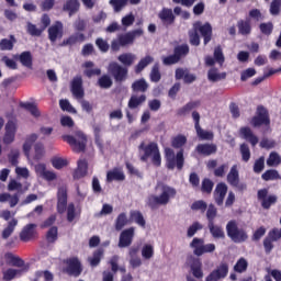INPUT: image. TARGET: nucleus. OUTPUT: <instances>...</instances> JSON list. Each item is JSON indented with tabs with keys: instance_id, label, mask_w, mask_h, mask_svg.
Masks as SVG:
<instances>
[{
	"instance_id": "obj_36",
	"label": "nucleus",
	"mask_w": 281,
	"mask_h": 281,
	"mask_svg": "<svg viewBox=\"0 0 281 281\" xmlns=\"http://www.w3.org/2000/svg\"><path fill=\"white\" fill-rule=\"evenodd\" d=\"M154 60L155 58H153V56L150 55H147L146 57L142 58L135 67L136 74H140V71H144V69H146V66L154 63Z\"/></svg>"
},
{
	"instance_id": "obj_7",
	"label": "nucleus",
	"mask_w": 281,
	"mask_h": 281,
	"mask_svg": "<svg viewBox=\"0 0 281 281\" xmlns=\"http://www.w3.org/2000/svg\"><path fill=\"white\" fill-rule=\"evenodd\" d=\"M203 239L201 238H193V240L190 244V247L194 249L193 254L195 256H203V254H212L216 250V246L214 244H206L203 245Z\"/></svg>"
},
{
	"instance_id": "obj_16",
	"label": "nucleus",
	"mask_w": 281,
	"mask_h": 281,
	"mask_svg": "<svg viewBox=\"0 0 281 281\" xmlns=\"http://www.w3.org/2000/svg\"><path fill=\"white\" fill-rule=\"evenodd\" d=\"M227 181L234 188H240L241 190H245V188H247V186H245V184H239L240 179L238 177V167L236 165H234L231 168V171L227 175Z\"/></svg>"
},
{
	"instance_id": "obj_11",
	"label": "nucleus",
	"mask_w": 281,
	"mask_h": 281,
	"mask_svg": "<svg viewBox=\"0 0 281 281\" xmlns=\"http://www.w3.org/2000/svg\"><path fill=\"white\" fill-rule=\"evenodd\" d=\"M268 194L269 191H267V189H261L258 191V199L261 201L263 210H269L278 201V196Z\"/></svg>"
},
{
	"instance_id": "obj_9",
	"label": "nucleus",
	"mask_w": 281,
	"mask_h": 281,
	"mask_svg": "<svg viewBox=\"0 0 281 281\" xmlns=\"http://www.w3.org/2000/svg\"><path fill=\"white\" fill-rule=\"evenodd\" d=\"M133 238H135V227H130L123 231L119 238V247L124 249L133 245Z\"/></svg>"
},
{
	"instance_id": "obj_4",
	"label": "nucleus",
	"mask_w": 281,
	"mask_h": 281,
	"mask_svg": "<svg viewBox=\"0 0 281 281\" xmlns=\"http://www.w3.org/2000/svg\"><path fill=\"white\" fill-rule=\"evenodd\" d=\"M226 232L228 238L232 239L233 243H245V240L249 238L245 229L238 228L236 221H231L227 223Z\"/></svg>"
},
{
	"instance_id": "obj_64",
	"label": "nucleus",
	"mask_w": 281,
	"mask_h": 281,
	"mask_svg": "<svg viewBox=\"0 0 281 281\" xmlns=\"http://www.w3.org/2000/svg\"><path fill=\"white\" fill-rule=\"evenodd\" d=\"M188 142V138L183 135H179L172 139V146L173 148H181L182 146H186V143Z\"/></svg>"
},
{
	"instance_id": "obj_29",
	"label": "nucleus",
	"mask_w": 281,
	"mask_h": 281,
	"mask_svg": "<svg viewBox=\"0 0 281 281\" xmlns=\"http://www.w3.org/2000/svg\"><path fill=\"white\" fill-rule=\"evenodd\" d=\"M240 135H241V137H244V139L249 142L251 144V146H256V144H258V138L256 137V135H254V132H251V128L241 127Z\"/></svg>"
},
{
	"instance_id": "obj_62",
	"label": "nucleus",
	"mask_w": 281,
	"mask_h": 281,
	"mask_svg": "<svg viewBox=\"0 0 281 281\" xmlns=\"http://www.w3.org/2000/svg\"><path fill=\"white\" fill-rule=\"evenodd\" d=\"M247 260L245 258H240L235 267H234V270L237 272V273H243L244 271H247Z\"/></svg>"
},
{
	"instance_id": "obj_27",
	"label": "nucleus",
	"mask_w": 281,
	"mask_h": 281,
	"mask_svg": "<svg viewBox=\"0 0 281 281\" xmlns=\"http://www.w3.org/2000/svg\"><path fill=\"white\" fill-rule=\"evenodd\" d=\"M124 171L120 168H114L106 173V181H109V183H111V181H124Z\"/></svg>"
},
{
	"instance_id": "obj_33",
	"label": "nucleus",
	"mask_w": 281,
	"mask_h": 281,
	"mask_svg": "<svg viewBox=\"0 0 281 281\" xmlns=\"http://www.w3.org/2000/svg\"><path fill=\"white\" fill-rule=\"evenodd\" d=\"M16 225H19V221L16 218H13L8 223V226L2 231L3 240H8V238L14 234Z\"/></svg>"
},
{
	"instance_id": "obj_13",
	"label": "nucleus",
	"mask_w": 281,
	"mask_h": 281,
	"mask_svg": "<svg viewBox=\"0 0 281 281\" xmlns=\"http://www.w3.org/2000/svg\"><path fill=\"white\" fill-rule=\"evenodd\" d=\"M227 273H229V266L227 263H222L220 267L210 273V276L206 277V281H218L222 280V278H226Z\"/></svg>"
},
{
	"instance_id": "obj_30",
	"label": "nucleus",
	"mask_w": 281,
	"mask_h": 281,
	"mask_svg": "<svg viewBox=\"0 0 281 281\" xmlns=\"http://www.w3.org/2000/svg\"><path fill=\"white\" fill-rule=\"evenodd\" d=\"M19 60L23 67H26L27 69H32L33 58H32V53L30 50L22 52L19 55Z\"/></svg>"
},
{
	"instance_id": "obj_56",
	"label": "nucleus",
	"mask_w": 281,
	"mask_h": 281,
	"mask_svg": "<svg viewBox=\"0 0 281 281\" xmlns=\"http://www.w3.org/2000/svg\"><path fill=\"white\" fill-rule=\"evenodd\" d=\"M119 43L121 47H126V45H133L134 40L131 35V33H126L119 36Z\"/></svg>"
},
{
	"instance_id": "obj_46",
	"label": "nucleus",
	"mask_w": 281,
	"mask_h": 281,
	"mask_svg": "<svg viewBox=\"0 0 281 281\" xmlns=\"http://www.w3.org/2000/svg\"><path fill=\"white\" fill-rule=\"evenodd\" d=\"M34 150H35V155H34L35 161H41V159L45 157V145H43V143H36L34 145Z\"/></svg>"
},
{
	"instance_id": "obj_47",
	"label": "nucleus",
	"mask_w": 281,
	"mask_h": 281,
	"mask_svg": "<svg viewBox=\"0 0 281 281\" xmlns=\"http://www.w3.org/2000/svg\"><path fill=\"white\" fill-rule=\"evenodd\" d=\"M132 89L133 91H139L140 93H145V91H147L148 89V83L146 82V80L139 79L132 85Z\"/></svg>"
},
{
	"instance_id": "obj_61",
	"label": "nucleus",
	"mask_w": 281,
	"mask_h": 281,
	"mask_svg": "<svg viewBox=\"0 0 281 281\" xmlns=\"http://www.w3.org/2000/svg\"><path fill=\"white\" fill-rule=\"evenodd\" d=\"M127 3L128 0H110V5L114 8V12H120Z\"/></svg>"
},
{
	"instance_id": "obj_45",
	"label": "nucleus",
	"mask_w": 281,
	"mask_h": 281,
	"mask_svg": "<svg viewBox=\"0 0 281 281\" xmlns=\"http://www.w3.org/2000/svg\"><path fill=\"white\" fill-rule=\"evenodd\" d=\"M199 101H194V102H189L186 105H183L182 108H180L178 110V115H188V113H190V111L196 109V106H199Z\"/></svg>"
},
{
	"instance_id": "obj_34",
	"label": "nucleus",
	"mask_w": 281,
	"mask_h": 281,
	"mask_svg": "<svg viewBox=\"0 0 281 281\" xmlns=\"http://www.w3.org/2000/svg\"><path fill=\"white\" fill-rule=\"evenodd\" d=\"M207 227L213 238H225V231H223V227L215 225L214 222L209 223Z\"/></svg>"
},
{
	"instance_id": "obj_10",
	"label": "nucleus",
	"mask_w": 281,
	"mask_h": 281,
	"mask_svg": "<svg viewBox=\"0 0 281 281\" xmlns=\"http://www.w3.org/2000/svg\"><path fill=\"white\" fill-rule=\"evenodd\" d=\"M4 131L3 144L8 146L12 144L16 137V123L14 121H8Z\"/></svg>"
},
{
	"instance_id": "obj_5",
	"label": "nucleus",
	"mask_w": 281,
	"mask_h": 281,
	"mask_svg": "<svg viewBox=\"0 0 281 281\" xmlns=\"http://www.w3.org/2000/svg\"><path fill=\"white\" fill-rule=\"evenodd\" d=\"M57 212L65 214L67 212V221L71 223V204L67 205V188L60 187L57 191Z\"/></svg>"
},
{
	"instance_id": "obj_15",
	"label": "nucleus",
	"mask_w": 281,
	"mask_h": 281,
	"mask_svg": "<svg viewBox=\"0 0 281 281\" xmlns=\"http://www.w3.org/2000/svg\"><path fill=\"white\" fill-rule=\"evenodd\" d=\"M252 126H262V124H269V114L262 106L257 109V115L251 120Z\"/></svg>"
},
{
	"instance_id": "obj_2",
	"label": "nucleus",
	"mask_w": 281,
	"mask_h": 281,
	"mask_svg": "<svg viewBox=\"0 0 281 281\" xmlns=\"http://www.w3.org/2000/svg\"><path fill=\"white\" fill-rule=\"evenodd\" d=\"M193 32L189 33L190 36V43L191 45H200L201 40L199 38V33L200 32L204 38V45H207L210 41H212V25L210 23H205L204 25L201 22H195L193 24Z\"/></svg>"
},
{
	"instance_id": "obj_41",
	"label": "nucleus",
	"mask_w": 281,
	"mask_h": 281,
	"mask_svg": "<svg viewBox=\"0 0 281 281\" xmlns=\"http://www.w3.org/2000/svg\"><path fill=\"white\" fill-rule=\"evenodd\" d=\"M11 38L13 40H8V38H2L0 41V49L1 52H12L14 49V36L11 35Z\"/></svg>"
},
{
	"instance_id": "obj_3",
	"label": "nucleus",
	"mask_w": 281,
	"mask_h": 281,
	"mask_svg": "<svg viewBox=\"0 0 281 281\" xmlns=\"http://www.w3.org/2000/svg\"><path fill=\"white\" fill-rule=\"evenodd\" d=\"M139 150L144 151V155L140 157L142 161H148V158H150L154 166H161V154L159 153L157 144L149 143L148 145H145L142 143L139 145Z\"/></svg>"
},
{
	"instance_id": "obj_39",
	"label": "nucleus",
	"mask_w": 281,
	"mask_h": 281,
	"mask_svg": "<svg viewBox=\"0 0 281 281\" xmlns=\"http://www.w3.org/2000/svg\"><path fill=\"white\" fill-rule=\"evenodd\" d=\"M238 32L239 34H243V36H247L248 34H251V23L249 21H239L237 23Z\"/></svg>"
},
{
	"instance_id": "obj_50",
	"label": "nucleus",
	"mask_w": 281,
	"mask_h": 281,
	"mask_svg": "<svg viewBox=\"0 0 281 281\" xmlns=\"http://www.w3.org/2000/svg\"><path fill=\"white\" fill-rule=\"evenodd\" d=\"M131 218L140 227H146V220H144V215H142L138 211H133L131 213Z\"/></svg>"
},
{
	"instance_id": "obj_14",
	"label": "nucleus",
	"mask_w": 281,
	"mask_h": 281,
	"mask_svg": "<svg viewBox=\"0 0 281 281\" xmlns=\"http://www.w3.org/2000/svg\"><path fill=\"white\" fill-rule=\"evenodd\" d=\"M72 148L76 153H83L87 148V136L81 132H77L72 137Z\"/></svg>"
},
{
	"instance_id": "obj_52",
	"label": "nucleus",
	"mask_w": 281,
	"mask_h": 281,
	"mask_svg": "<svg viewBox=\"0 0 281 281\" xmlns=\"http://www.w3.org/2000/svg\"><path fill=\"white\" fill-rule=\"evenodd\" d=\"M98 82L101 89H111L113 87V79L109 75H103Z\"/></svg>"
},
{
	"instance_id": "obj_8",
	"label": "nucleus",
	"mask_w": 281,
	"mask_h": 281,
	"mask_svg": "<svg viewBox=\"0 0 281 281\" xmlns=\"http://www.w3.org/2000/svg\"><path fill=\"white\" fill-rule=\"evenodd\" d=\"M108 71L113 76L116 82H123V80H126V76H128V69L120 66L117 63H111L108 67Z\"/></svg>"
},
{
	"instance_id": "obj_21",
	"label": "nucleus",
	"mask_w": 281,
	"mask_h": 281,
	"mask_svg": "<svg viewBox=\"0 0 281 281\" xmlns=\"http://www.w3.org/2000/svg\"><path fill=\"white\" fill-rule=\"evenodd\" d=\"M227 195V184L218 183L214 191V200L217 205H223V201H225V196Z\"/></svg>"
},
{
	"instance_id": "obj_57",
	"label": "nucleus",
	"mask_w": 281,
	"mask_h": 281,
	"mask_svg": "<svg viewBox=\"0 0 281 281\" xmlns=\"http://www.w3.org/2000/svg\"><path fill=\"white\" fill-rule=\"evenodd\" d=\"M243 161H249L251 159V150L247 144H241L239 148Z\"/></svg>"
},
{
	"instance_id": "obj_18",
	"label": "nucleus",
	"mask_w": 281,
	"mask_h": 281,
	"mask_svg": "<svg viewBox=\"0 0 281 281\" xmlns=\"http://www.w3.org/2000/svg\"><path fill=\"white\" fill-rule=\"evenodd\" d=\"M72 94L77 100L85 98V88H82V77H75L72 80Z\"/></svg>"
},
{
	"instance_id": "obj_48",
	"label": "nucleus",
	"mask_w": 281,
	"mask_h": 281,
	"mask_svg": "<svg viewBox=\"0 0 281 281\" xmlns=\"http://www.w3.org/2000/svg\"><path fill=\"white\" fill-rule=\"evenodd\" d=\"M153 256H155V248L153 247V245L146 244L145 246H143L142 257L145 260H150V258H153Z\"/></svg>"
},
{
	"instance_id": "obj_19",
	"label": "nucleus",
	"mask_w": 281,
	"mask_h": 281,
	"mask_svg": "<svg viewBox=\"0 0 281 281\" xmlns=\"http://www.w3.org/2000/svg\"><path fill=\"white\" fill-rule=\"evenodd\" d=\"M158 18L160 19L162 25H172L175 23V13H172V9L164 8L159 13Z\"/></svg>"
},
{
	"instance_id": "obj_51",
	"label": "nucleus",
	"mask_w": 281,
	"mask_h": 281,
	"mask_svg": "<svg viewBox=\"0 0 281 281\" xmlns=\"http://www.w3.org/2000/svg\"><path fill=\"white\" fill-rule=\"evenodd\" d=\"M259 30L265 36H271V34H273V23L263 22L259 25Z\"/></svg>"
},
{
	"instance_id": "obj_26",
	"label": "nucleus",
	"mask_w": 281,
	"mask_h": 281,
	"mask_svg": "<svg viewBox=\"0 0 281 281\" xmlns=\"http://www.w3.org/2000/svg\"><path fill=\"white\" fill-rule=\"evenodd\" d=\"M117 60L120 61L121 65L125 67H132L135 60H137V56H135V54H132V53H124L117 57Z\"/></svg>"
},
{
	"instance_id": "obj_55",
	"label": "nucleus",
	"mask_w": 281,
	"mask_h": 281,
	"mask_svg": "<svg viewBox=\"0 0 281 281\" xmlns=\"http://www.w3.org/2000/svg\"><path fill=\"white\" fill-rule=\"evenodd\" d=\"M201 229H203V224L194 222L191 226H189L187 231L188 238H192V236H194V234H196Z\"/></svg>"
},
{
	"instance_id": "obj_44",
	"label": "nucleus",
	"mask_w": 281,
	"mask_h": 281,
	"mask_svg": "<svg viewBox=\"0 0 281 281\" xmlns=\"http://www.w3.org/2000/svg\"><path fill=\"white\" fill-rule=\"evenodd\" d=\"M117 262H120V256L114 255L111 259H110V265H111V269L113 271V273H117V271H121V273H126V268L124 267H119Z\"/></svg>"
},
{
	"instance_id": "obj_40",
	"label": "nucleus",
	"mask_w": 281,
	"mask_h": 281,
	"mask_svg": "<svg viewBox=\"0 0 281 281\" xmlns=\"http://www.w3.org/2000/svg\"><path fill=\"white\" fill-rule=\"evenodd\" d=\"M46 240L49 245L56 243L58 240V227L52 226L46 233Z\"/></svg>"
},
{
	"instance_id": "obj_42",
	"label": "nucleus",
	"mask_w": 281,
	"mask_h": 281,
	"mask_svg": "<svg viewBox=\"0 0 281 281\" xmlns=\"http://www.w3.org/2000/svg\"><path fill=\"white\" fill-rule=\"evenodd\" d=\"M82 273V263H80V260L78 258L71 259V276L75 278H78Z\"/></svg>"
},
{
	"instance_id": "obj_60",
	"label": "nucleus",
	"mask_w": 281,
	"mask_h": 281,
	"mask_svg": "<svg viewBox=\"0 0 281 281\" xmlns=\"http://www.w3.org/2000/svg\"><path fill=\"white\" fill-rule=\"evenodd\" d=\"M281 10V0H273L270 4V14L272 16H278Z\"/></svg>"
},
{
	"instance_id": "obj_53",
	"label": "nucleus",
	"mask_w": 281,
	"mask_h": 281,
	"mask_svg": "<svg viewBox=\"0 0 281 281\" xmlns=\"http://www.w3.org/2000/svg\"><path fill=\"white\" fill-rule=\"evenodd\" d=\"M53 168L56 170H63L65 166H67V159L60 158V157H54L50 160Z\"/></svg>"
},
{
	"instance_id": "obj_25",
	"label": "nucleus",
	"mask_w": 281,
	"mask_h": 281,
	"mask_svg": "<svg viewBox=\"0 0 281 281\" xmlns=\"http://www.w3.org/2000/svg\"><path fill=\"white\" fill-rule=\"evenodd\" d=\"M22 276L23 269L8 268L5 271L2 272V280L12 281L15 278H21Z\"/></svg>"
},
{
	"instance_id": "obj_22",
	"label": "nucleus",
	"mask_w": 281,
	"mask_h": 281,
	"mask_svg": "<svg viewBox=\"0 0 281 281\" xmlns=\"http://www.w3.org/2000/svg\"><path fill=\"white\" fill-rule=\"evenodd\" d=\"M139 254V248L138 247H132L128 250V256H130V267L132 269H137L142 265V258L137 256Z\"/></svg>"
},
{
	"instance_id": "obj_54",
	"label": "nucleus",
	"mask_w": 281,
	"mask_h": 281,
	"mask_svg": "<svg viewBox=\"0 0 281 281\" xmlns=\"http://www.w3.org/2000/svg\"><path fill=\"white\" fill-rule=\"evenodd\" d=\"M125 225H128L126 213H121L116 218L115 229L120 232Z\"/></svg>"
},
{
	"instance_id": "obj_1",
	"label": "nucleus",
	"mask_w": 281,
	"mask_h": 281,
	"mask_svg": "<svg viewBox=\"0 0 281 281\" xmlns=\"http://www.w3.org/2000/svg\"><path fill=\"white\" fill-rule=\"evenodd\" d=\"M156 190L160 192L159 195H150L147 200L149 207H157V205H168L170 199L177 196V190L168 184L158 183Z\"/></svg>"
},
{
	"instance_id": "obj_49",
	"label": "nucleus",
	"mask_w": 281,
	"mask_h": 281,
	"mask_svg": "<svg viewBox=\"0 0 281 281\" xmlns=\"http://www.w3.org/2000/svg\"><path fill=\"white\" fill-rule=\"evenodd\" d=\"M281 165V158L278 153H271L269 158L267 159V166L270 168H276L277 166Z\"/></svg>"
},
{
	"instance_id": "obj_35",
	"label": "nucleus",
	"mask_w": 281,
	"mask_h": 281,
	"mask_svg": "<svg viewBox=\"0 0 281 281\" xmlns=\"http://www.w3.org/2000/svg\"><path fill=\"white\" fill-rule=\"evenodd\" d=\"M36 139H38V135L36 134H31L26 137L23 144V151L26 157H30V150H32V146Z\"/></svg>"
},
{
	"instance_id": "obj_38",
	"label": "nucleus",
	"mask_w": 281,
	"mask_h": 281,
	"mask_svg": "<svg viewBox=\"0 0 281 281\" xmlns=\"http://www.w3.org/2000/svg\"><path fill=\"white\" fill-rule=\"evenodd\" d=\"M261 179H263V181H278V179H281V177L278 170L270 169L262 173Z\"/></svg>"
},
{
	"instance_id": "obj_43",
	"label": "nucleus",
	"mask_w": 281,
	"mask_h": 281,
	"mask_svg": "<svg viewBox=\"0 0 281 281\" xmlns=\"http://www.w3.org/2000/svg\"><path fill=\"white\" fill-rule=\"evenodd\" d=\"M20 105L22 106V109L30 111L33 117H41V111H38V108L36 106V104L27 102V103H21Z\"/></svg>"
},
{
	"instance_id": "obj_23",
	"label": "nucleus",
	"mask_w": 281,
	"mask_h": 281,
	"mask_svg": "<svg viewBox=\"0 0 281 281\" xmlns=\"http://www.w3.org/2000/svg\"><path fill=\"white\" fill-rule=\"evenodd\" d=\"M82 69L85 76H87L88 78H92V76H100V74H102V70L100 68H95V64H93V61L83 63Z\"/></svg>"
},
{
	"instance_id": "obj_17",
	"label": "nucleus",
	"mask_w": 281,
	"mask_h": 281,
	"mask_svg": "<svg viewBox=\"0 0 281 281\" xmlns=\"http://www.w3.org/2000/svg\"><path fill=\"white\" fill-rule=\"evenodd\" d=\"M48 38L50 43H56L58 38H63V22H56L48 29Z\"/></svg>"
},
{
	"instance_id": "obj_63",
	"label": "nucleus",
	"mask_w": 281,
	"mask_h": 281,
	"mask_svg": "<svg viewBox=\"0 0 281 281\" xmlns=\"http://www.w3.org/2000/svg\"><path fill=\"white\" fill-rule=\"evenodd\" d=\"M217 213L218 212L216 211V207L214 206V204H210L206 211V218L209 223H214V220L216 218Z\"/></svg>"
},
{
	"instance_id": "obj_59",
	"label": "nucleus",
	"mask_w": 281,
	"mask_h": 281,
	"mask_svg": "<svg viewBox=\"0 0 281 281\" xmlns=\"http://www.w3.org/2000/svg\"><path fill=\"white\" fill-rule=\"evenodd\" d=\"M195 131L200 139H207V140L214 139V134L212 132L204 131L203 128H201V126L195 127Z\"/></svg>"
},
{
	"instance_id": "obj_31",
	"label": "nucleus",
	"mask_w": 281,
	"mask_h": 281,
	"mask_svg": "<svg viewBox=\"0 0 281 281\" xmlns=\"http://www.w3.org/2000/svg\"><path fill=\"white\" fill-rule=\"evenodd\" d=\"M87 170H88L87 160L80 159L78 161V167L75 171L74 178L75 179H82V177H87Z\"/></svg>"
},
{
	"instance_id": "obj_24",
	"label": "nucleus",
	"mask_w": 281,
	"mask_h": 281,
	"mask_svg": "<svg viewBox=\"0 0 281 281\" xmlns=\"http://www.w3.org/2000/svg\"><path fill=\"white\" fill-rule=\"evenodd\" d=\"M4 258L11 267H18V269H23V267H25V261L21 259V257L14 256L12 252H7Z\"/></svg>"
},
{
	"instance_id": "obj_32",
	"label": "nucleus",
	"mask_w": 281,
	"mask_h": 281,
	"mask_svg": "<svg viewBox=\"0 0 281 281\" xmlns=\"http://www.w3.org/2000/svg\"><path fill=\"white\" fill-rule=\"evenodd\" d=\"M227 78V74L218 72V69L211 68L207 72V79L210 82H218V80H225Z\"/></svg>"
},
{
	"instance_id": "obj_20",
	"label": "nucleus",
	"mask_w": 281,
	"mask_h": 281,
	"mask_svg": "<svg viewBox=\"0 0 281 281\" xmlns=\"http://www.w3.org/2000/svg\"><path fill=\"white\" fill-rule=\"evenodd\" d=\"M35 170L45 181H56L57 176L56 172L47 170L45 164H40L35 167Z\"/></svg>"
},
{
	"instance_id": "obj_6",
	"label": "nucleus",
	"mask_w": 281,
	"mask_h": 281,
	"mask_svg": "<svg viewBox=\"0 0 281 281\" xmlns=\"http://www.w3.org/2000/svg\"><path fill=\"white\" fill-rule=\"evenodd\" d=\"M165 157L167 160V168L170 170H173L175 166H177L178 170H181L183 168V149L178 151L177 156L175 157V150L171 148H165Z\"/></svg>"
},
{
	"instance_id": "obj_28",
	"label": "nucleus",
	"mask_w": 281,
	"mask_h": 281,
	"mask_svg": "<svg viewBox=\"0 0 281 281\" xmlns=\"http://www.w3.org/2000/svg\"><path fill=\"white\" fill-rule=\"evenodd\" d=\"M196 150L200 155L210 156L216 153V145L214 144H200L196 146Z\"/></svg>"
},
{
	"instance_id": "obj_58",
	"label": "nucleus",
	"mask_w": 281,
	"mask_h": 281,
	"mask_svg": "<svg viewBox=\"0 0 281 281\" xmlns=\"http://www.w3.org/2000/svg\"><path fill=\"white\" fill-rule=\"evenodd\" d=\"M26 32L31 36H41L44 31L42 30V27L37 29L35 24L29 22L26 26Z\"/></svg>"
},
{
	"instance_id": "obj_12",
	"label": "nucleus",
	"mask_w": 281,
	"mask_h": 281,
	"mask_svg": "<svg viewBox=\"0 0 281 281\" xmlns=\"http://www.w3.org/2000/svg\"><path fill=\"white\" fill-rule=\"evenodd\" d=\"M36 224H26L20 232V240L22 243H30L36 237Z\"/></svg>"
},
{
	"instance_id": "obj_37",
	"label": "nucleus",
	"mask_w": 281,
	"mask_h": 281,
	"mask_svg": "<svg viewBox=\"0 0 281 281\" xmlns=\"http://www.w3.org/2000/svg\"><path fill=\"white\" fill-rule=\"evenodd\" d=\"M146 102V95H132L128 101L130 109H137V106H140V104H144Z\"/></svg>"
}]
</instances>
